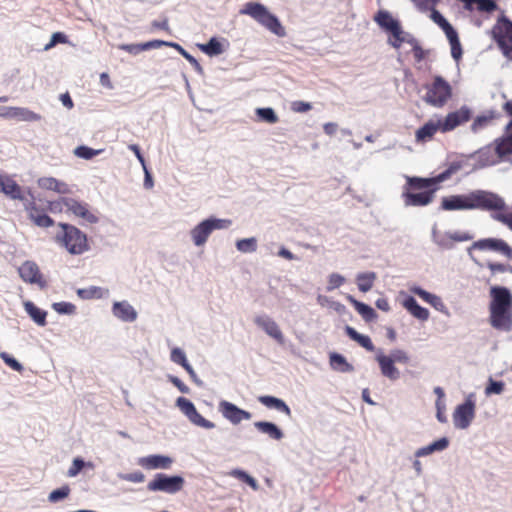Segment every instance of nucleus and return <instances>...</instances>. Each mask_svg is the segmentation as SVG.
<instances>
[{"mask_svg": "<svg viewBox=\"0 0 512 512\" xmlns=\"http://www.w3.org/2000/svg\"><path fill=\"white\" fill-rule=\"evenodd\" d=\"M441 208L446 211L472 209L501 211L505 208V202L495 193L476 190L467 195L444 197Z\"/></svg>", "mask_w": 512, "mask_h": 512, "instance_id": "obj_1", "label": "nucleus"}, {"mask_svg": "<svg viewBox=\"0 0 512 512\" xmlns=\"http://www.w3.org/2000/svg\"><path fill=\"white\" fill-rule=\"evenodd\" d=\"M452 171L445 170L441 174L432 178L408 177L407 187L402 194L406 206H426L432 202L436 185L448 179Z\"/></svg>", "mask_w": 512, "mask_h": 512, "instance_id": "obj_2", "label": "nucleus"}, {"mask_svg": "<svg viewBox=\"0 0 512 512\" xmlns=\"http://www.w3.org/2000/svg\"><path fill=\"white\" fill-rule=\"evenodd\" d=\"M489 322L500 331L512 330V293L506 287L490 288Z\"/></svg>", "mask_w": 512, "mask_h": 512, "instance_id": "obj_3", "label": "nucleus"}, {"mask_svg": "<svg viewBox=\"0 0 512 512\" xmlns=\"http://www.w3.org/2000/svg\"><path fill=\"white\" fill-rule=\"evenodd\" d=\"M510 155H512V133L481 147L471 155V158L474 160L475 169H483L508 161Z\"/></svg>", "mask_w": 512, "mask_h": 512, "instance_id": "obj_4", "label": "nucleus"}, {"mask_svg": "<svg viewBox=\"0 0 512 512\" xmlns=\"http://www.w3.org/2000/svg\"><path fill=\"white\" fill-rule=\"evenodd\" d=\"M239 13L241 15L250 16L260 25L279 37H284L286 34L279 19L261 3L254 1L247 2L240 9Z\"/></svg>", "mask_w": 512, "mask_h": 512, "instance_id": "obj_5", "label": "nucleus"}, {"mask_svg": "<svg viewBox=\"0 0 512 512\" xmlns=\"http://www.w3.org/2000/svg\"><path fill=\"white\" fill-rule=\"evenodd\" d=\"M423 101L435 108L444 107L452 98V86L442 76L436 75L430 83L424 85Z\"/></svg>", "mask_w": 512, "mask_h": 512, "instance_id": "obj_6", "label": "nucleus"}, {"mask_svg": "<svg viewBox=\"0 0 512 512\" xmlns=\"http://www.w3.org/2000/svg\"><path fill=\"white\" fill-rule=\"evenodd\" d=\"M62 232L57 234V240L63 245L70 254L79 255L88 250L86 235L77 227L60 223Z\"/></svg>", "mask_w": 512, "mask_h": 512, "instance_id": "obj_7", "label": "nucleus"}, {"mask_svg": "<svg viewBox=\"0 0 512 512\" xmlns=\"http://www.w3.org/2000/svg\"><path fill=\"white\" fill-rule=\"evenodd\" d=\"M491 33L503 54L512 60V21L506 16L499 17Z\"/></svg>", "mask_w": 512, "mask_h": 512, "instance_id": "obj_8", "label": "nucleus"}, {"mask_svg": "<svg viewBox=\"0 0 512 512\" xmlns=\"http://www.w3.org/2000/svg\"><path fill=\"white\" fill-rule=\"evenodd\" d=\"M231 225L227 219H206L195 226L191 231L193 242L196 246H202L210 234L216 229H224Z\"/></svg>", "mask_w": 512, "mask_h": 512, "instance_id": "obj_9", "label": "nucleus"}, {"mask_svg": "<svg viewBox=\"0 0 512 512\" xmlns=\"http://www.w3.org/2000/svg\"><path fill=\"white\" fill-rule=\"evenodd\" d=\"M374 20L381 28L392 34L393 40L390 41V44L394 48H400L402 43L405 42L404 32L400 23L388 11L384 10H380L375 15Z\"/></svg>", "mask_w": 512, "mask_h": 512, "instance_id": "obj_10", "label": "nucleus"}, {"mask_svg": "<svg viewBox=\"0 0 512 512\" xmlns=\"http://www.w3.org/2000/svg\"><path fill=\"white\" fill-rule=\"evenodd\" d=\"M184 478L178 475L168 476L163 473L155 475L154 479L147 484L149 491H161L174 494L181 491L184 487Z\"/></svg>", "mask_w": 512, "mask_h": 512, "instance_id": "obj_11", "label": "nucleus"}, {"mask_svg": "<svg viewBox=\"0 0 512 512\" xmlns=\"http://www.w3.org/2000/svg\"><path fill=\"white\" fill-rule=\"evenodd\" d=\"M176 405L193 424L205 429H212L215 427L213 422L205 419L198 413L195 405L187 398L179 397L176 400Z\"/></svg>", "mask_w": 512, "mask_h": 512, "instance_id": "obj_12", "label": "nucleus"}, {"mask_svg": "<svg viewBox=\"0 0 512 512\" xmlns=\"http://www.w3.org/2000/svg\"><path fill=\"white\" fill-rule=\"evenodd\" d=\"M471 117V110L467 106H462L460 109L450 112L444 118L439 119L441 132H450L458 126L468 122Z\"/></svg>", "mask_w": 512, "mask_h": 512, "instance_id": "obj_13", "label": "nucleus"}, {"mask_svg": "<svg viewBox=\"0 0 512 512\" xmlns=\"http://www.w3.org/2000/svg\"><path fill=\"white\" fill-rule=\"evenodd\" d=\"M61 203L68 212L83 218L89 223H96L98 221V217L89 211L86 203L68 197L61 198Z\"/></svg>", "mask_w": 512, "mask_h": 512, "instance_id": "obj_14", "label": "nucleus"}, {"mask_svg": "<svg viewBox=\"0 0 512 512\" xmlns=\"http://www.w3.org/2000/svg\"><path fill=\"white\" fill-rule=\"evenodd\" d=\"M475 416V405L471 400H467L458 405L453 413V422L456 428L466 429Z\"/></svg>", "mask_w": 512, "mask_h": 512, "instance_id": "obj_15", "label": "nucleus"}, {"mask_svg": "<svg viewBox=\"0 0 512 512\" xmlns=\"http://www.w3.org/2000/svg\"><path fill=\"white\" fill-rule=\"evenodd\" d=\"M219 411L222 413L224 418L234 425L239 424L243 420H250L252 417L250 412L243 410L228 401H221L219 403Z\"/></svg>", "mask_w": 512, "mask_h": 512, "instance_id": "obj_16", "label": "nucleus"}, {"mask_svg": "<svg viewBox=\"0 0 512 512\" xmlns=\"http://www.w3.org/2000/svg\"><path fill=\"white\" fill-rule=\"evenodd\" d=\"M19 276L21 279L30 284H38L40 287L45 286V282L42 280L38 265L33 261H25L18 268Z\"/></svg>", "mask_w": 512, "mask_h": 512, "instance_id": "obj_17", "label": "nucleus"}, {"mask_svg": "<svg viewBox=\"0 0 512 512\" xmlns=\"http://www.w3.org/2000/svg\"><path fill=\"white\" fill-rule=\"evenodd\" d=\"M473 247L480 249V250L498 251L509 258L512 257V248L505 241H503L501 239H494V238L482 239V240L475 242L473 244Z\"/></svg>", "mask_w": 512, "mask_h": 512, "instance_id": "obj_18", "label": "nucleus"}, {"mask_svg": "<svg viewBox=\"0 0 512 512\" xmlns=\"http://www.w3.org/2000/svg\"><path fill=\"white\" fill-rule=\"evenodd\" d=\"M173 459L165 455H149L138 460V464L145 469H168Z\"/></svg>", "mask_w": 512, "mask_h": 512, "instance_id": "obj_19", "label": "nucleus"}, {"mask_svg": "<svg viewBox=\"0 0 512 512\" xmlns=\"http://www.w3.org/2000/svg\"><path fill=\"white\" fill-rule=\"evenodd\" d=\"M255 324L262 328L270 337L276 341L283 342V334L277 323L267 316H257L254 319Z\"/></svg>", "mask_w": 512, "mask_h": 512, "instance_id": "obj_20", "label": "nucleus"}, {"mask_svg": "<svg viewBox=\"0 0 512 512\" xmlns=\"http://www.w3.org/2000/svg\"><path fill=\"white\" fill-rule=\"evenodd\" d=\"M376 361L378 362L380 371L382 375L392 381L399 379L400 372L395 366V362H393L390 357L383 353H379L376 355Z\"/></svg>", "mask_w": 512, "mask_h": 512, "instance_id": "obj_21", "label": "nucleus"}, {"mask_svg": "<svg viewBox=\"0 0 512 512\" xmlns=\"http://www.w3.org/2000/svg\"><path fill=\"white\" fill-rule=\"evenodd\" d=\"M0 192L13 200H23L21 187L11 177L5 174L1 175Z\"/></svg>", "mask_w": 512, "mask_h": 512, "instance_id": "obj_22", "label": "nucleus"}, {"mask_svg": "<svg viewBox=\"0 0 512 512\" xmlns=\"http://www.w3.org/2000/svg\"><path fill=\"white\" fill-rule=\"evenodd\" d=\"M437 131H441L439 119L437 121L429 120L416 131V140L425 142L433 138Z\"/></svg>", "mask_w": 512, "mask_h": 512, "instance_id": "obj_23", "label": "nucleus"}, {"mask_svg": "<svg viewBox=\"0 0 512 512\" xmlns=\"http://www.w3.org/2000/svg\"><path fill=\"white\" fill-rule=\"evenodd\" d=\"M464 4V8L468 11L477 10L479 12L492 13L497 9L494 0H460Z\"/></svg>", "mask_w": 512, "mask_h": 512, "instance_id": "obj_24", "label": "nucleus"}, {"mask_svg": "<svg viewBox=\"0 0 512 512\" xmlns=\"http://www.w3.org/2000/svg\"><path fill=\"white\" fill-rule=\"evenodd\" d=\"M164 45L179 48L182 51V54L184 55V57L186 59H188L189 61H195V59L192 56H190L187 52H185L178 44L170 43V42H166V41H162V40H153V41H149L144 44H141V45H130V52H139V51L147 50V49H151V48H159Z\"/></svg>", "mask_w": 512, "mask_h": 512, "instance_id": "obj_25", "label": "nucleus"}, {"mask_svg": "<svg viewBox=\"0 0 512 512\" xmlns=\"http://www.w3.org/2000/svg\"><path fill=\"white\" fill-rule=\"evenodd\" d=\"M403 306L411 315L421 321H426L429 318V311L426 308L420 306L412 296H408L403 301Z\"/></svg>", "mask_w": 512, "mask_h": 512, "instance_id": "obj_26", "label": "nucleus"}, {"mask_svg": "<svg viewBox=\"0 0 512 512\" xmlns=\"http://www.w3.org/2000/svg\"><path fill=\"white\" fill-rule=\"evenodd\" d=\"M411 292L414 293L415 295L419 296L423 301L430 304L436 310H439V311L444 310L445 305L439 296L432 294L430 292H427L420 287L411 288Z\"/></svg>", "mask_w": 512, "mask_h": 512, "instance_id": "obj_27", "label": "nucleus"}, {"mask_svg": "<svg viewBox=\"0 0 512 512\" xmlns=\"http://www.w3.org/2000/svg\"><path fill=\"white\" fill-rule=\"evenodd\" d=\"M347 300L352 304L355 310L362 316L366 322H370L377 317L375 310L369 305L356 300L353 296L348 295Z\"/></svg>", "mask_w": 512, "mask_h": 512, "instance_id": "obj_28", "label": "nucleus"}, {"mask_svg": "<svg viewBox=\"0 0 512 512\" xmlns=\"http://www.w3.org/2000/svg\"><path fill=\"white\" fill-rule=\"evenodd\" d=\"M345 333L347 334V336L354 340L355 342H357L361 347H363L364 349H366L367 351H374L375 349V346L374 344L372 343V340L370 339L369 336L367 335H363V334H360L358 333L353 327L351 326H346L345 327Z\"/></svg>", "mask_w": 512, "mask_h": 512, "instance_id": "obj_29", "label": "nucleus"}, {"mask_svg": "<svg viewBox=\"0 0 512 512\" xmlns=\"http://www.w3.org/2000/svg\"><path fill=\"white\" fill-rule=\"evenodd\" d=\"M255 428L264 434H267L271 439L281 440L283 438V432L274 423L267 421H257L254 423Z\"/></svg>", "mask_w": 512, "mask_h": 512, "instance_id": "obj_30", "label": "nucleus"}, {"mask_svg": "<svg viewBox=\"0 0 512 512\" xmlns=\"http://www.w3.org/2000/svg\"><path fill=\"white\" fill-rule=\"evenodd\" d=\"M24 308L27 314L31 317V319L39 326L46 325V316L47 313L38 308L33 302L26 301L24 302Z\"/></svg>", "mask_w": 512, "mask_h": 512, "instance_id": "obj_31", "label": "nucleus"}, {"mask_svg": "<svg viewBox=\"0 0 512 512\" xmlns=\"http://www.w3.org/2000/svg\"><path fill=\"white\" fill-rule=\"evenodd\" d=\"M258 400L260 403H262L264 406L268 408H274L278 411L285 413L287 416H291L290 408L286 405V403L283 400L279 398L266 395L260 396Z\"/></svg>", "mask_w": 512, "mask_h": 512, "instance_id": "obj_32", "label": "nucleus"}, {"mask_svg": "<svg viewBox=\"0 0 512 512\" xmlns=\"http://www.w3.org/2000/svg\"><path fill=\"white\" fill-rule=\"evenodd\" d=\"M12 119L26 122L40 121L42 116L25 107H13Z\"/></svg>", "mask_w": 512, "mask_h": 512, "instance_id": "obj_33", "label": "nucleus"}, {"mask_svg": "<svg viewBox=\"0 0 512 512\" xmlns=\"http://www.w3.org/2000/svg\"><path fill=\"white\" fill-rule=\"evenodd\" d=\"M449 441L447 438H440L428 446L422 447L415 452L416 457L427 456L435 451H442L448 447Z\"/></svg>", "mask_w": 512, "mask_h": 512, "instance_id": "obj_34", "label": "nucleus"}, {"mask_svg": "<svg viewBox=\"0 0 512 512\" xmlns=\"http://www.w3.org/2000/svg\"><path fill=\"white\" fill-rule=\"evenodd\" d=\"M330 365L332 369L346 373V372H352L354 370V367L347 362L344 356L338 353H331L330 354Z\"/></svg>", "mask_w": 512, "mask_h": 512, "instance_id": "obj_35", "label": "nucleus"}, {"mask_svg": "<svg viewBox=\"0 0 512 512\" xmlns=\"http://www.w3.org/2000/svg\"><path fill=\"white\" fill-rule=\"evenodd\" d=\"M376 278H377V275L375 272L359 273L356 276V283H357L358 289L364 293L368 292L369 290L372 289Z\"/></svg>", "mask_w": 512, "mask_h": 512, "instance_id": "obj_36", "label": "nucleus"}, {"mask_svg": "<svg viewBox=\"0 0 512 512\" xmlns=\"http://www.w3.org/2000/svg\"><path fill=\"white\" fill-rule=\"evenodd\" d=\"M108 294L107 289L97 286H90L87 288H80L77 290V295L82 299H99Z\"/></svg>", "mask_w": 512, "mask_h": 512, "instance_id": "obj_37", "label": "nucleus"}, {"mask_svg": "<svg viewBox=\"0 0 512 512\" xmlns=\"http://www.w3.org/2000/svg\"><path fill=\"white\" fill-rule=\"evenodd\" d=\"M496 118L497 114L493 111H489L487 114L477 116L471 125V130L476 133L487 127Z\"/></svg>", "mask_w": 512, "mask_h": 512, "instance_id": "obj_38", "label": "nucleus"}, {"mask_svg": "<svg viewBox=\"0 0 512 512\" xmlns=\"http://www.w3.org/2000/svg\"><path fill=\"white\" fill-rule=\"evenodd\" d=\"M30 218L39 227H50L53 225V219L47 214L41 213L36 207H31Z\"/></svg>", "mask_w": 512, "mask_h": 512, "instance_id": "obj_39", "label": "nucleus"}, {"mask_svg": "<svg viewBox=\"0 0 512 512\" xmlns=\"http://www.w3.org/2000/svg\"><path fill=\"white\" fill-rule=\"evenodd\" d=\"M256 115L259 117L261 121H264L269 124L277 123L279 118L276 115L275 111L270 108H257L256 109Z\"/></svg>", "mask_w": 512, "mask_h": 512, "instance_id": "obj_40", "label": "nucleus"}, {"mask_svg": "<svg viewBox=\"0 0 512 512\" xmlns=\"http://www.w3.org/2000/svg\"><path fill=\"white\" fill-rule=\"evenodd\" d=\"M101 152V149L96 150L85 145L78 146L74 149V155L85 160H90Z\"/></svg>", "mask_w": 512, "mask_h": 512, "instance_id": "obj_41", "label": "nucleus"}, {"mask_svg": "<svg viewBox=\"0 0 512 512\" xmlns=\"http://www.w3.org/2000/svg\"><path fill=\"white\" fill-rule=\"evenodd\" d=\"M70 491L71 489L68 485H63L62 487L50 492L48 495V501L51 503L60 502L69 496Z\"/></svg>", "mask_w": 512, "mask_h": 512, "instance_id": "obj_42", "label": "nucleus"}, {"mask_svg": "<svg viewBox=\"0 0 512 512\" xmlns=\"http://www.w3.org/2000/svg\"><path fill=\"white\" fill-rule=\"evenodd\" d=\"M236 247L240 252L249 253L257 249V241L255 238H245L236 242Z\"/></svg>", "mask_w": 512, "mask_h": 512, "instance_id": "obj_43", "label": "nucleus"}, {"mask_svg": "<svg viewBox=\"0 0 512 512\" xmlns=\"http://www.w3.org/2000/svg\"><path fill=\"white\" fill-rule=\"evenodd\" d=\"M202 50L208 55H219L223 52V47L216 38H211L207 44L202 46Z\"/></svg>", "mask_w": 512, "mask_h": 512, "instance_id": "obj_44", "label": "nucleus"}, {"mask_svg": "<svg viewBox=\"0 0 512 512\" xmlns=\"http://www.w3.org/2000/svg\"><path fill=\"white\" fill-rule=\"evenodd\" d=\"M112 312L115 317L123 321L128 320V305L125 302H115Z\"/></svg>", "mask_w": 512, "mask_h": 512, "instance_id": "obj_45", "label": "nucleus"}, {"mask_svg": "<svg viewBox=\"0 0 512 512\" xmlns=\"http://www.w3.org/2000/svg\"><path fill=\"white\" fill-rule=\"evenodd\" d=\"M405 41L412 45L413 56L417 62H421L425 59L427 52L419 45L416 39H405Z\"/></svg>", "mask_w": 512, "mask_h": 512, "instance_id": "obj_46", "label": "nucleus"}, {"mask_svg": "<svg viewBox=\"0 0 512 512\" xmlns=\"http://www.w3.org/2000/svg\"><path fill=\"white\" fill-rule=\"evenodd\" d=\"M0 358L7 364L10 368L17 372H22L24 367L23 365L14 357H12L10 354L6 352L0 353Z\"/></svg>", "mask_w": 512, "mask_h": 512, "instance_id": "obj_47", "label": "nucleus"}, {"mask_svg": "<svg viewBox=\"0 0 512 512\" xmlns=\"http://www.w3.org/2000/svg\"><path fill=\"white\" fill-rule=\"evenodd\" d=\"M231 475L237 477L238 479L242 480L243 482L247 483L251 488L254 490L258 489V485L256 480L248 475L246 472L241 470H234L232 471Z\"/></svg>", "mask_w": 512, "mask_h": 512, "instance_id": "obj_48", "label": "nucleus"}, {"mask_svg": "<svg viewBox=\"0 0 512 512\" xmlns=\"http://www.w3.org/2000/svg\"><path fill=\"white\" fill-rule=\"evenodd\" d=\"M387 356L395 363L407 364L410 360L407 352L401 349H395Z\"/></svg>", "mask_w": 512, "mask_h": 512, "instance_id": "obj_49", "label": "nucleus"}, {"mask_svg": "<svg viewBox=\"0 0 512 512\" xmlns=\"http://www.w3.org/2000/svg\"><path fill=\"white\" fill-rule=\"evenodd\" d=\"M67 36L62 32H55L52 34L50 41L44 46V50L48 51L58 43H66Z\"/></svg>", "mask_w": 512, "mask_h": 512, "instance_id": "obj_50", "label": "nucleus"}, {"mask_svg": "<svg viewBox=\"0 0 512 512\" xmlns=\"http://www.w3.org/2000/svg\"><path fill=\"white\" fill-rule=\"evenodd\" d=\"M52 308L59 314H72L75 311V306L69 302L54 303Z\"/></svg>", "mask_w": 512, "mask_h": 512, "instance_id": "obj_51", "label": "nucleus"}, {"mask_svg": "<svg viewBox=\"0 0 512 512\" xmlns=\"http://www.w3.org/2000/svg\"><path fill=\"white\" fill-rule=\"evenodd\" d=\"M171 360L176 363V364H179L181 365L182 367L184 365H186L187 363H189L186 359V355L184 353V351H182L180 348H173L172 351H171Z\"/></svg>", "mask_w": 512, "mask_h": 512, "instance_id": "obj_52", "label": "nucleus"}, {"mask_svg": "<svg viewBox=\"0 0 512 512\" xmlns=\"http://www.w3.org/2000/svg\"><path fill=\"white\" fill-rule=\"evenodd\" d=\"M344 282H345V278L342 275L337 274V273H332L328 279L327 289L329 291L336 289V288L342 286L344 284Z\"/></svg>", "mask_w": 512, "mask_h": 512, "instance_id": "obj_53", "label": "nucleus"}, {"mask_svg": "<svg viewBox=\"0 0 512 512\" xmlns=\"http://www.w3.org/2000/svg\"><path fill=\"white\" fill-rule=\"evenodd\" d=\"M431 11L430 18L433 22H435L440 28H443L449 22L442 16V14L435 9V7L429 8Z\"/></svg>", "mask_w": 512, "mask_h": 512, "instance_id": "obj_54", "label": "nucleus"}, {"mask_svg": "<svg viewBox=\"0 0 512 512\" xmlns=\"http://www.w3.org/2000/svg\"><path fill=\"white\" fill-rule=\"evenodd\" d=\"M85 462L81 458H75L71 467L68 469L67 475L75 477L84 467Z\"/></svg>", "mask_w": 512, "mask_h": 512, "instance_id": "obj_55", "label": "nucleus"}, {"mask_svg": "<svg viewBox=\"0 0 512 512\" xmlns=\"http://www.w3.org/2000/svg\"><path fill=\"white\" fill-rule=\"evenodd\" d=\"M504 390V383L501 381L490 380L489 385L486 387V394H500Z\"/></svg>", "mask_w": 512, "mask_h": 512, "instance_id": "obj_56", "label": "nucleus"}, {"mask_svg": "<svg viewBox=\"0 0 512 512\" xmlns=\"http://www.w3.org/2000/svg\"><path fill=\"white\" fill-rule=\"evenodd\" d=\"M449 44L451 47V56L453 57L454 60L459 61L463 54L460 40H455L453 42H450Z\"/></svg>", "mask_w": 512, "mask_h": 512, "instance_id": "obj_57", "label": "nucleus"}, {"mask_svg": "<svg viewBox=\"0 0 512 512\" xmlns=\"http://www.w3.org/2000/svg\"><path fill=\"white\" fill-rule=\"evenodd\" d=\"M291 109L297 113H305L312 109V106L308 102L294 101L291 104Z\"/></svg>", "mask_w": 512, "mask_h": 512, "instance_id": "obj_58", "label": "nucleus"}, {"mask_svg": "<svg viewBox=\"0 0 512 512\" xmlns=\"http://www.w3.org/2000/svg\"><path fill=\"white\" fill-rule=\"evenodd\" d=\"M57 184V179L53 177H42L38 179V186L46 190H54V185Z\"/></svg>", "mask_w": 512, "mask_h": 512, "instance_id": "obj_59", "label": "nucleus"}, {"mask_svg": "<svg viewBox=\"0 0 512 512\" xmlns=\"http://www.w3.org/2000/svg\"><path fill=\"white\" fill-rule=\"evenodd\" d=\"M421 11H427L429 8L435 7L439 0H411Z\"/></svg>", "mask_w": 512, "mask_h": 512, "instance_id": "obj_60", "label": "nucleus"}, {"mask_svg": "<svg viewBox=\"0 0 512 512\" xmlns=\"http://www.w3.org/2000/svg\"><path fill=\"white\" fill-rule=\"evenodd\" d=\"M441 29L445 33L449 43L453 42L455 40H459L457 31L452 27V25L450 23H448Z\"/></svg>", "mask_w": 512, "mask_h": 512, "instance_id": "obj_61", "label": "nucleus"}, {"mask_svg": "<svg viewBox=\"0 0 512 512\" xmlns=\"http://www.w3.org/2000/svg\"><path fill=\"white\" fill-rule=\"evenodd\" d=\"M169 381L179 389L181 393H189V387L185 385L178 377L176 376H169Z\"/></svg>", "mask_w": 512, "mask_h": 512, "instance_id": "obj_62", "label": "nucleus"}, {"mask_svg": "<svg viewBox=\"0 0 512 512\" xmlns=\"http://www.w3.org/2000/svg\"><path fill=\"white\" fill-rule=\"evenodd\" d=\"M436 408H437V419L441 423L447 422V418H446L445 413H444L445 405H444L443 401L437 400L436 401Z\"/></svg>", "mask_w": 512, "mask_h": 512, "instance_id": "obj_63", "label": "nucleus"}, {"mask_svg": "<svg viewBox=\"0 0 512 512\" xmlns=\"http://www.w3.org/2000/svg\"><path fill=\"white\" fill-rule=\"evenodd\" d=\"M503 111L510 117L508 127H512V99L504 103Z\"/></svg>", "mask_w": 512, "mask_h": 512, "instance_id": "obj_64", "label": "nucleus"}]
</instances>
